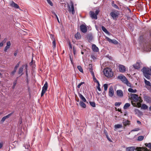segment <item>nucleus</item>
<instances>
[{
  "mask_svg": "<svg viewBox=\"0 0 151 151\" xmlns=\"http://www.w3.org/2000/svg\"><path fill=\"white\" fill-rule=\"evenodd\" d=\"M128 91L129 92L131 93H136L137 91L136 89H135L134 90L131 88H129L128 89Z\"/></svg>",
  "mask_w": 151,
  "mask_h": 151,
  "instance_id": "29",
  "label": "nucleus"
},
{
  "mask_svg": "<svg viewBox=\"0 0 151 151\" xmlns=\"http://www.w3.org/2000/svg\"><path fill=\"white\" fill-rule=\"evenodd\" d=\"M91 17L92 19H97V17L96 15L95 14L94 12L92 11H90V12Z\"/></svg>",
  "mask_w": 151,
  "mask_h": 151,
  "instance_id": "14",
  "label": "nucleus"
},
{
  "mask_svg": "<svg viewBox=\"0 0 151 151\" xmlns=\"http://www.w3.org/2000/svg\"><path fill=\"white\" fill-rule=\"evenodd\" d=\"M7 39L6 38H5L3 40V41H2V42L3 43H5L6 42V41H7Z\"/></svg>",
  "mask_w": 151,
  "mask_h": 151,
  "instance_id": "54",
  "label": "nucleus"
},
{
  "mask_svg": "<svg viewBox=\"0 0 151 151\" xmlns=\"http://www.w3.org/2000/svg\"><path fill=\"white\" fill-rule=\"evenodd\" d=\"M84 83V82H81L80 83H79L78 85V86H77L78 88H80V87H81V86L82 84H83Z\"/></svg>",
  "mask_w": 151,
  "mask_h": 151,
  "instance_id": "47",
  "label": "nucleus"
},
{
  "mask_svg": "<svg viewBox=\"0 0 151 151\" xmlns=\"http://www.w3.org/2000/svg\"><path fill=\"white\" fill-rule=\"evenodd\" d=\"M91 57L92 58H93V59H96L95 57L94 56V55H91Z\"/></svg>",
  "mask_w": 151,
  "mask_h": 151,
  "instance_id": "57",
  "label": "nucleus"
},
{
  "mask_svg": "<svg viewBox=\"0 0 151 151\" xmlns=\"http://www.w3.org/2000/svg\"><path fill=\"white\" fill-rule=\"evenodd\" d=\"M20 62H19L17 63V64L15 66V67H14V70H16L17 71V69L18 68L19 66V64H20Z\"/></svg>",
  "mask_w": 151,
  "mask_h": 151,
  "instance_id": "35",
  "label": "nucleus"
},
{
  "mask_svg": "<svg viewBox=\"0 0 151 151\" xmlns=\"http://www.w3.org/2000/svg\"><path fill=\"white\" fill-rule=\"evenodd\" d=\"M3 43H4L2 42L0 43V47H2L3 46Z\"/></svg>",
  "mask_w": 151,
  "mask_h": 151,
  "instance_id": "59",
  "label": "nucleus"
},
{
  "mask_svg": "<svg viewBox=\"0 0 151 151\" xmlns=\"http://www.w3.org/2000/svg\"><path fill=\"white\" fill-rule=\"evenodd\" d=\"M11 45V43L10 41H8L6 43V45L9 46V47H10Z\"/></svg>",
  "mask_w": 151,
  "mask_h": 151,
  "instance_id": "48",
  "label": "nucleus"
},
{
  "mask_svg": "<svg viewBox=\"0 0 151 151\" xmlns=\"http://www.w3.org/2000/svg\"><path fill=\"white\" fill-rule=\"evenodd\" d=\"M130 96L131 103L133 106L138 108L141 107V103L142 101L141 98L139 97L137 95L135 94H131Z\"/></svg>",
  "mask_w": 151,
  "mask_h": 151,
  "instance_id": "1",
  "label": "nucleus"
},
{
  "mask_svg": "<svg viewBox=\"0 0 151 151\" xmlns=\"http://www.w3.org/2000/svg\"><path fill=\"white\" fill-rule=\"evenodd\" d=\"M47 87L48 86L47 82H46L43 86L42 88V90L41 93V96H42L45 93L47 89Z\"/></svg>",
  "mask_w": 151,
  "mask_h": 151,
  "instance_id": "6",
  "label": "nucleus"
},
{
  "mask_svg": "<svg viewBox=\"0 0 151 151\" xmlns=\"http://www.w3.org/2000/svg\"><path fill=\"white\" fill-rule=\"evenodd\" d=\"M14 55L15 56H16L17 55V52H15L14 53Z\"/></svg>",
  "mask_w": 151,
  "mask_h": 151,
  "instance_id": "64",
  "label": "nucleus"
},
{
  "mask_svg": "<svg viewBox=\"0 0 151 151\" xmlns=\"http://www.w3.org/2000/svg\"><path fill=\"white\" fill-rule=\"evenodd\" d=\"M117 96L120 97H122L123 96V91L121 90H117L116 91Z\"/></svg>",
  "mask_w": 151,
  "mask_h": 151,
  "instance_id": "12",
  "label": "nucleus"
},
{
  "mask_svg": "<svg viewBox=\"0 0 151 151\" xmlns=\"http://www.w3.org/2000/svg\"><path fill=\"white\" fill-rule=\"evenodd\" d=\"M144 76L147 79H150V76H151V68H143L141 70Z\"/></svg>",
  "mask_w": 151,
  "mask_h": 151,
  "instance_id": "2",
  "label": "nucleus"
},
{
  "mask_svg": "<svg viewBox=\"0 0 151 151\" xmlns=\"http://www.w3.org/2000/svg\"><path fill=\"white\" fill-rule=\"evenodd\" d=\"M144 138L143 136H140L138 137L137 140L139 141H142L144 139Z\"/></svg>",
  "mask_w": 151,
  "mask_h": 151,
  "instance_id": "34",
  "label": "nucleus"
},
{
  "mask_svg": "<svg viewBox=\"0 0 151 151\" xmlns=\"http://www.w3.org/2000/svg\"><path fill=\"white\" fill-rule=\"evenodd\" d=\"M108 87V85L107 84H105L104 85V89L105 91H106Z\"/></svg>",
  "mask_w": 151,
  "mask_h": 151,
  "instance_id": "38",
  "label": "nucleus"
},
{
  "mask_svg": "<svg viewBox=\"0 0 151 151\" xmlns=\"http://www.w3.org/2000/svg\"><path fill=\"white\" fill-rule=\"evenodd\" d=\"M68 7L69 11L72 12V13L73 14H74L75 12L74 9L73 4L72 1H70V6L68 4Z\"/></svg>",
  "mask_w": 151,
  "mask_h": 151,
  "instance_id": "4",
  "label": "nucleus"
},
{
  "mask_svg": "<svg viewBox=\"0 0 151 151\" xmlns=\"http://www.w3.org/2000/svg\"><path fill=\"white\" fill-rule=\"evenodd\" d=\"M123 126L122 124H115L114 125V127L115 129H119L122 127Z\"/></svg>",
  "mask_w": 151,
  "mask_h": 151,
  "instance_id": "26",
  "label": "nucleus"
},
{
  "mask_svg": "<svg viewBox=\"0 0 151 151\" xmlns=\"http://www.w3.org/2000/svg\"><path fill=\"white\" fill-rule=\"evenodd\" d=\"M99 11H99V9H98L97 10H96L95 12V14H95L96 15H97L99 13Z\"/></svg>",
  "mask_w": 151,
  "mask_h": 151,
  "instance_id": "51",
  "label": "nucleus"
},
{
  "mask_svg": "<svg viewBox=\"0 0 151 151\" xmlns=\"http://www.w3.org/2000/svg\"><path fill=\"white\" fill-rule=\"evenodd\" d=\"M25 65H22V67H20L19 69V70L18 72V73L19 74H21V75H22L23 74L22 73L24 69V67Z\"/></svg>",
  "mask_w": 151,
  "mask_h": 151,
  "instance_id": "19",
  "label": "nucleus"
},
{
  "mask_svg": "<svg viewBox=\"0 0 151 151\" xmlns=\"http://www.w3.org/2000/svg\"><path fill=\"white\" fill-rule=\"evenodd\" d=\"M145 83L146 85L149 86L151 88V83L149 81H147L144 78Z\"/></svg>",
  "mask_w": 151,
  "mask_h": 151,
  "instance_id": "22",
  "label": "nucleus"
},
{
  "mask_svg": "<svg viewBox=\"0 0 151 151\" xmlns=\"http://www.w3.org/2000/svg\"><path fill=\"white\" fill-rule=\"evenodd\" d=\"M9 4L10 6L12 7H14L16 9H19V5L13 1H10L9 3Z\"/></svg>",
  "mask_w": 151,
  "mask_h": 151,
  "instance_id": "9",
  "label": "nucleus"
},
{
  "mask_svg": "<svg viewBox=\"0 0 151 151\" xmlns=\"http://www.w3.org/2000/svg\"><path fill=\"white\" fill-rule=\"evenodd\" d=\"M83 102L81 101L80 102L79 104L82 107L85 108L86 107V105Z\"/></svg>",
  "mask_w": 151,
  "mask_h": 151,
  "instance_id": "27",
  "label": "nucleus"
},
{
  "mask_svg": "<svg viewBox=\"0 0 151 151\" xmlns=\"http://www.w3.org/2000/svg\"><path fill=\"white\" fill-rule=\"evenodd\" d=\"M140 130V129L139 128H135L134 129H133V130H132L131 132H133V131H139Z\"/></svg>",
  "mask_w": 151,
  "mask_h": 151,
  "instance_id": "45",
  "label": "nucleus"
},
{
  "mask_svg": "<svg viewBox=\"0 0 151 151\" xmlns=\"http://www.w3.org/2000/svg\"><path fill=\"white\" fill-rule=\"evenodd\" d=\"M136 150L137 151H149L146 147L141 148L140 147H137L136 148Z\"/></svg>",
  "mask_w": 151,
  "mask_h": 151,
  "instance_id": "15",
  "label": "nucleus"
},
{
  "mask_svg": "<svg viewBox=\"0 0 151 151\" xmlns=\"http://www.w3.org/2000/svg\"><path fill=\"white\" fill-rule=\"evenodd\" d=\"M90 105L93 107H95V104L93 102H90Z\"/></svg>",
  "mask_w": 151,
  "mask_h": 151,
  "instance_id": "39",
  "label": "nucleus"
},
{
  "mask_svg": "<svg viewBox=\"0 0 151 151\" xmlns=\"http://www.w3.org/2000/svg\"><path fill=\"white\" fill-rule=\"evenodd\" d=\"M119 15L118 11H115L111 12L110 15L113 19L116 20Z\"/></svg>",
  "mask_w": 151,
  "mask_h": 151,
  "instance_id": "5",
  "label": "nucleus"
},
{
  "mask_svg": "<svg viewBox=\"0 0 151 151\" xmlns=\"http://www.w3.org/2000/svg\"><path fill=\"white\" fill-rule=\"evenodd\" d=\"M145 145L146 147H147L151 149V143H145Z\"/></svg>",
  "mask_w": 151,
  "mask_h": 151,
  "instance_id": "36",
  "label": "nucleus"
},
{
  "mask_svg": "<svg viewBox=\"0 0 151 151\" xmlns=\"http://www.w3.org/2000/svg\"><path fill=\"white\" fill-rule=\"evenodd\" d=\"M80 29L81 31L83 33H85L87 32V27L85 24L81 25Z\"/></svg>",
  "mask_w": 151,
  "mask_h": 151,
  "instance_id": "7",
  "label": "nucleus"
},
{
  "mask_svg": "<svg viewBox=\"0 0 151 151\" xmlns=\"http://www.w3.org/2000/svg\"><path fill=\"white\" fill-rule=\"evenodd\" d=\"M91 73L93 76V79L94 81V82L97 83V82H98V81L97 80V79H96V78L94 77V75L93 73V72H91Z\"/></svg>",
  "mask_w": 151,
  "mask_h": 151,
  "instance_id": "37",
  "label": "nucleus"
},
{
  "mask_svg": "<svg viewBox=\"0 0 151 151\" xmlns=\"http://www.w3.org/2000/svg\"><path fill=\"white\" fill-rule=\"evenodd\" d=\"M137 123L138 124H141V122L139 121H137Z\"/></svg>",
  "mask_w": 151,
  "mask_h": 151,
  "instance_id": "61",
  "label": "nucleus"
},
{
  "mask_svg": "<svg viewBox=\"0 0 151 151\" xmlns=\"http://www.w3.org/2000/svg\"><path fill=\"white\" fill-rule=\"evenodd\" d=\"M137 111H138V112L139 113V114H140V115H141V114H142V112L140 111H139V110H137Z\"/></svg>",
  "mask_w": 151,
  "mask_h": 151,
  "instance_id": "62",
  "label": "nucleus"
},
{
  "mask_svg": "<svg viewBox=\"0 0 151 151\" xmlns=\"http://www.w3.org/2000/svg\"><path fill=\"white\" fill-rule=\"evenodd\" d=\"M52 45L53 46L54 48H55L56 47V43L55 40H53L52 42Z\"/></svg>",
  "mask_w": 151,
  "mask_h": 151,
  "instance_id": "46",
  "label": "nucleus"
},
{
  "mask_svg": "<svg viewBox=\"0 0 151 151\" xmlns=\"http://www.w3.org/2000/svg\"><path fill=\"white\" fill-rule=\"evenodd\" d=\"M125 83H126L128 86L130 87H131V84L129 82L128 80H127V82L126 81V82Z\"/></svg>",
  "mask_w": 151,
  "mask_h": 151,
  "instance_id": "43",
  "label": "nucleus"
},
{
  "mask_svg": "<svg viewBox=\"0 0 151 151\" xmlns=\"http://www.w3.org/2000/svg\"><path fill=\"white\" fill-rule=\"evenodd\" d=\"M92 47V50L94 52H98L99 51V49L95 45H93Z\"/></svg>",
  "mask_w": 151,
  "mask_h": 151,
  "instance_id": "20",
  "label": "nucleus"
},
{
  "mask_svg": "<svg viewBox=\"0 0 151 151\" xmlns=\"http://www.w3.org/2000/svg\"><path fill=\"white\" fill-rule=\"evenodd\" d=\"M129 121L128 120H124L123 121L122 123L124 126H126L129 125Z\"/></svg>",
  "mask_w": 151,
  "mask_h": 151,
  "instance_id": "21",
  "label": "nucleus"
},
{
  "mask_svg": "<svg viewBox=\"0 0 151 151\" xmlns=\"http://www.w3.org/2000/svg\"><path fill=\"white\" fill-rule=\"evenodd\" d=\"M114 94V91L112 87L111 86L109 88V95L111 97Z\"/></svg>",
  "mask_w": 151,
  "mask_h": 151,
  "instance_id": "13",
  "label": "nucleus"
},
{
  "mask_svg": "<svg viewBox=\"0 0 151 151\" xmlns=\"http://www.w3.org/2000/svg\"><path fill=\"white\" fill-rule=\"evenodd\" d=\"M25 69H26V73H27V65H26L25 66Z\"/></svg>",
  "mask_w": 151,
  "mask_h": 151,
  "instance_id": "58",
  "label": "nucleus"
},
{
  "mask_svg": "<svg viewBox=\"0 0 151 151\" xmlns=\"http://www.w3.org/2000/svg\"><path fill=\"white\" fill-rule=\"evenodd\" d=\"M106 136L107 137V138L108 139L110 142H112V141H111V139L109 138V137H108V136L107 135H106Z\"/></svg>",
  "mask_w": 151,
  "mask_h": 151,
  "instance_id": "53",
  "label": "nucleus"
},
{
  "mask_svg": "<svg viewBox=\"0 0 151 151\" xmlns=\"http://www.w3.org/2000/svg\"><path fill=\"white\" fill-rule=\"evenodd\" d=\"M47 2L51 6H52L53 5V4L50 0H47Z\"/></svg>",
  "mask_w": 151,
  "mask_h": 151,
  "instance_id": "42",
  "label": "nucleus"
},
{
  "mask_svg": "<svg viewBox=\"0 0 151 151\" xmlns=\"http://www.w3.org/2000/svg\"><path fill=\"white\" fill-rule=\"evenodd\" d=\"M144 100L147 103H151V98L147 96H145L144 97Z\"/></svg>",
  "mask_w": 151,
  "mask_h": 151,
  "instance_id": "17",
  "label": "nucleus"
},
{
  "mask_svg": "<svg viewBox=\"0 0 151 151\" xmlns=\"http://www.w3.org/2000/svg\"><path fill=\"white\" fill-rule=\"evenodd\" d=\"M77 68L79 70L81 73H83V71L82 67L80 65L77 66Z\"/></svg>",
  "mask_w": 151,
  "mask_h": 151,
  "instance_id": "33",
  "label": "nucleus"
},
{
  "mask_svg": "<svg viewBox=\"0 0 151 151\" xmlns=\"http://www.w3.org/2000/svg\"><path fill=\"white\" fill-rule=\"evenodd\" d=\"M135 147H128L127 148V151H134Z\"/></svg>",
  "mask_w": 151,
  "mask_h": 151,
  "instance_id": "28",
  "label": "nucleus"
},
{
  "mask_svg": "<svg viewBox=\"0 0 151 151\" xmlns=\"http://www.w3.org/2000/svg\"><path fill=\"white\" fill-rule=\"evenodd\" d=\"M97 88L99 91H101V88L100 87V86H97Z\"/></svg>",
  "mask_w": 151,
  "mask_h": 151,
  "instance_id": "60",
  "label": "nucleus"
},
{
  "mask_svg": "<svg viewBox=\"0 0 151 151\" xmlns=\"http://www.w3.org/2000/svg\"><path fill=\"white\" fill-rule=\"evenodd\" d=\"M102 29V30L106 34H108L109 32L106 28L103 26L101 27Z\"/></svg>",
  "mask_w": 151,
  "mask_h": 151,
  "instance_id": "32",
  "label": "nucleus"
},
{
  "mask_svg": "<svg viewBox=\"0 0 151 151\" xmlns=\"http://www.w3.org/2000/svg\"><path fill=\"white\" fill-rule=\"evenodd\" d=\"M118 78L120 79L123 82L125 83L126 81H127V79L124 76H120L118 77Z\"/></svg>",
  "mask_w": 151,
  "mask_h": 151,
  "instance_id": "11",
  "label": "nucleus"
},
{
  "mask_svg": "<svg viewBox=\"0 0 151 151\" xmlns=\"http://www.w3.org/2000/svg\"><path fill=\"white\" fill-rule=\"evenodd\" d=\"M16 72V71L15 70H14L11 72V75L12 76L14 75V74H15V73Z\"/></svg>",
  "mask_w": 151,
  "mask_h": 151,
  "instance_id": "52",
  "label": "nucleus"
},
{
  "mask_svg": "<svg viewBox=\"0 0 151 151\" xmlns=\"http://www.w3.org/2000/svg\"><path fill=\"white\" fill-rule=\"evenodd\" d=\"M119 69L120 72L123 73L126 70V68L123 65H120L119 66Z\"/></svg>",
  "mask_w": 151,
  "mask_h": 151,
  "instance_id": "10",
  "label": "nucleus"
},
{
  "mask_svg": "<svg viewBox=\"0 0 151 151\" xmlns=\"http://www.w3.org/2000/svg\"><path fill=\"white\" fill-rule=\"evenodd\" d=\"M130 106V104L128 103L125 104L124 106V109H126L128 108Z\"/></svg>",
  "mask_w": 151,
  "mask_h": 151,
  "instance_id": "31",
  "label": "nucleus"
},
{
  "mask_svg": "<svg viewBox=\"0 0 151 151\" xmlns=\"http://www.w3.org/2000/svg\"><path fill=\"white\" fill-rule=\"evenodd\" d=\"M69 47H70V48L71 49H72V45L71 44V43L70 42H69Z\"/></svg>",
  "mask_w": 151,
  "mask_h": 151,
  "instance_id": "56",
  "label": "nucleus"
},
{
  "mask_svg": "<svg viewBox=\"0 0 151 151\" xmlns=\"http://www.w3.org/2000/svg\"><path fill=\"white\" fill-rule=\"evenodd\" d=\"M104 73L105 76L108 78L112 77L113 75V73L112 70L109 68L104 69Z\"/></svg>",
  "mask_w": 151,
  "mask_h": 151,
  "instance_id": "3",
  "label": "nucleus"
},
{
  "mask_svg": "<svg viewBox=\"0 0 151 151\" xmlns=\"http://www.w3.org/2000/svg\"><path fill=\"white\" fill-rule=\"evenodd\" d=\"M4 145V143L2 142H0V149H1L2 147Z\"/></svg>",
  "mask_w": 151,
  "mask_h": 151,
  "instance_id": "50",
  "label": "nucleus"
},
{
  "mask_svg": "<svg viewBox=\"0 0 151 151\" xmlns=\"http://www.w3.org/2000/svg\"><path fill=\"white\" fill-rule=\"evenodd\" d=\"M79 96L80 98L82 100V101L84 102H86V100L85 97L81 94H79Z\"/></svg>",
  "mask_w": 151,
  "mask_h": 151,
  "instance_id": "25",
  "label": "nucleus"
},
{
  "mask_svg": "<svg viewBox=\"0 0 151 151\" xmlns=\"http://www.w3.org/2000/svg\"><path fill=\"white\" fill-rule=\"evenodd\" d=\"M75 37L77 40H79L81 38V36L79 32H77V33L75 35Z\"/></svg>",
  "mask_w": 151,
  "mask_h": 151,
  "instance_id": "24",
  "label": "nucleus"
},
{
  "mask_svg": "<svg viewBox=\"0 0 151 151\" xmlns=\"http://www.w3.org/2000/svg\"><path fill=\"white\" fill-rule=\"evenodd\" d=\"M87 38L88 40V41L89 42L91 41L93 39L92 35L90 34H88L87 35Z\"/></svg>",
  "mask_w": 151,
  "mask_h": 151,
  "instance_id": "23",
  "label": "nucleus"
},
{
  "mask_svg": "<svg viewBox=\"0 0 151 151\" xmlns=\"http://www.w3.org/2000/svg\"><path fill=\"white\" fill-rule=\"evenodd\" d=\"M104 133H106V134L107 135V132L106 130H104Z\"/></svg>",
  "mask_w": 151,
  "mask_h": 151,
  "instance_id": "63",
  "label": "nucleus"
},
{
  "mask_svg": "<svg viewBox=\"0 0 151 151\" xmlns=\"http://www.w3.org/2000/svg\"><path fill=\"white\" fill-rule=\"evenodd\" d=\"M122 103L121 102H116L115 103V105L116 106H119Z\"/></svg>",
  "mask_w": 151,
  "mask_h": 151,
  "instance_id": "41",
  "label": "nucleus"
},
{
  "mask_svg": "<svg viewBox=\"0 0 151 151\" xmlns=\"http://www.w3.org/2000/svg\"><path fill=\"white\" fill-rule=\"evenodd\" d=\"M52 14H53L55 16V17L56 18L58 22L59 23L60 22H59V21L57 15L55 13V12H52Z\"/></svg>",
  "mask_w": 151,
  "mask_h": 151,
  "instance_id": "40",
  "label": "nucleus"
},
{
  "mask_svg": "<svg viewBox=\"0 0 151 151\" xmlns=\"http://www.w3.org/2000/svg\"><path fill=\"white\" fill-rule=\"evenodd\" d=\"M107 38L108 41L110 42H111L115 45H117L118 44V41L115 40H111L108 37H107Z\"/></svg>",
  "mask_w": 151,
  "mask_h": 151,
  "instance_id": "16",
  "label": "nucleus"
},
{
  "mask_svg": "<svg viewBox=\"0 0 151 151\" xmlns=\"http://www.w3.org/2000/svg\"><path fill=\"white\" fill-rule=\"evenodd\" d=\"M12 114V113H10L8 114L7 115L4 116L2 118L1 121L2 122H4L6 119L9 118Z\"/></svg>",
  "mask_w": 151,
  "mask_h": 151,
  "instance_id": "18",
  "label": "nucleus"
},
{
  "mask_svg": "<svg viewBox=\"0 0 151 151\" xmlns=\"http://www.w3.org/2000/svg\"><path fill=\"white\" fill-rule=\"evenodd\" d=\"M142 64L141 62L139 61L137 62L135 64L133 65V66L135 69H139L140 68Z\"/></svg>",
  "mask_w": 151,
  "mask_h": 151,
  "instance_id": "8",
  "label": "nucleus"
},
{
  "mask_svg": "<svg viewBox=\"0 0 151 151\" xmlns=\"http://www.w3.org/2000/svg\"><path fill=\"white\" fill-rule=\"evenodd\" d=\"M10 47L9 46L6 45V46L5 47L4 49V51L5 52H6L7 51V50L10 48Z\"/></svg>",
  "mask_w": 151,
  "mask_h": 151,
  "instance_id": "44",
  "label": "nucleus"
},
{
  "mask_svg": "<svg viewBox=\"0 0 151 151\" xmlns=\"http://www.w3.org/2000/svg\"><path fill=\"white\" fill-rule=\"evenodd\" d=\"M16 84H17V81H15L13 83V87H12V88H15V87L16 86Z\"/></svg>",
  "mask_w": 151,
  "mask_h": 151,
  "instance_id": "49",
  "label": "nucleus"
},
{
  "mask_svg": "<svg viewBox=\"0 0 151 151\" xmlns=\"http://www.w3.org/2000/svg\"><path fill=\"white\" fill-rule=\"evenodd\" d=\"M113 6L116 9H117L118 8V6L115 4H114Z\"/></svg>",
  "mask_w": 151,
  "mask_h": 151,
  "instance_id": "55",
  "label": "nucleus"
},
{
  "mask_svg": "<svg viewBox=\"0 0 151 151\" xmlns=\"http://www.w3.org/2000/svg\"><path fill=\"white\" fill-rule=\"evenodd\" d=\"M148 108V106L145 104H142L141 106V109L144 110Z\"/></svg>",
  "mask_w": 151,
  "mask_h": 151,
  "instance_id": "30",
  "label": "nucleus"
}]
</instances>
